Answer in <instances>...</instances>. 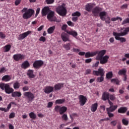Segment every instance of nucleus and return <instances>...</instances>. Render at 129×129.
<instances>
[{"mask_svg": "<svg viewBox=\"0 0 129 129\" xmlns=\"http://www.w3.org/2000/svg\"><path fill=\"white\" fill-rule=\"evenodd\" d=\"M106 53V50L103 49L102 50H97L95 52L88 51L85 53V58H90V57L96 56V60L100 61V63L101 65H105L108 62L109 56L108 55H104Z\"/></svg>", "mask_w": 129, "mask_h": 129, "instance_id": "f257e3e1", "label": "nucleus"}, {"mask_svg": "<svg viewBox=\"0 0 129 129\" xmlns=\"http://www.w3.org/2000/svg\"><path fill=\"white\" fill-rule=\"evenodd\" d=\"M104 70L102 68H99L98 71H93V75L95 76H101L100 77H98L97 79V82H102L103 81L104 78Z\"/></svg>", "mask_w": 129, "mask_h": 129, "instance_id": "f03ea898", "label": "nucleus"}, {"mask_svg": "<svg viewBox=\"0 0 129 129\" xmlns=\"http://www.w3.org/2000/svg\"><path fill=\"white\" fill-rule=\"evenodd\" d=\"M55 11L57 14L61 17H65L67 15V9H66V7H65V4H64L58 6L56 8Z\"/></svg>", "mask_w": 129, "mask_h": 129, "instance_id": "7ed1b4c3", "label": "nucleus"}, {"mask_svg": "<svg viewBox=\"0 0 129 129\" xmlns=\"http://www.w3.org/2000/svg\"><path fill=\"white\" fill-rule=\"evenodd\" d=\"M0 88L2 90H5L7 94H11L14 91V89L9 84L0 83Z\"/></svg>", "mask_w": 129, "mask_h": 129, "instance_id": "20e7f679", "label": "nucleus"}, {"mask_svg": "<svg viewBox=\"0 0 129 129\" xmlns=\"http://www.w3.org/2000/svg\"><path fill=\"white\" fill-rule=\"evenodd\" d=\"M22 13H25L23 15V18L25 20H27V19H30L34 15V10L33 9H29L28 10V8H24L22 10Z\"/></svg>", "mask_w": 129, "mask_h": 129, "instance_id": "39448f33", "label": "nucleus"}, {"mask_svg": "<svg viewBox=\"0 0 129 129\" xmlns=\"http://www.w3.org/2000/svg\"><path fill=\"white\" fill-rule=\"evenodd\" d=\"M24 96L28 99V102H32L35 99L34 94L31 92H25L23 93Z\"/></svg>", "mask_w": 129, "mask_h": 129, "instance_id": "423d86ee", "label": "nucleus"}, {"mask_svg": "<svg viewBox=\"0 0 129 129\" xmlns=\"http://www.w3.org/2000/svg\"><path fill=\"white\" fill-rule=\"evenodd\" d=\"M44 65V61L42 60H35L33 63V67L35 69H40Z\"/></svg>", "mask_w": 129, "mask_h": 129, "instance_id": "0eeeda50", "label": "nucleus"}, {"mask_svg": "<svg viewBox=\"0 0 129 129\" xmlns=\"http://www.w3.org/2000/svg\"><path fill=\"white\" fill-rule=\"evenodd\" d=\"M118 33L113 32V36L115 37V40H117L118 41H120L121 43H124V42L126 41V39L124 37H120L121 36L124 35H119Z\"/></svg>", "mask_w": 129, "mask_h": 129, "instance_id": "6e6552de", "label": "nucleus"}, {"mask_svg": "<svg viewBox=\"0 0 129 129\" xmlns=\"http://www.w3.org/2000/svg\"><path fill=\"white\" fill-rule=\"evenodd\" d=\"M100 12H102V8L98 6L95 7L92 11L94 17H98Z\"/></svg>", "mask_w": 129, "mask_h": 129, "instance_id": "1a4fd4ad", "label": "nucleus"}, {"mask_svg": "<svg viewBox=\"0 0 129 129\" xmlns=\"http://www.w3.org/2000/svg\"><path fill=\"white\" fill-rule=\"evenodd\" d=\"M31 33H32L31 31H28L26 32H24L19 35V37H18V39L19 41L24 40V39H25V38H27V37H28L29 35H31Z\"/></svg>", "mask_w": 129, "mask_h": 129, "instance_id": "9d476101", "label": "nucleus"}, {"mask_svg": "<svg viewBox=\"0 0 129 129\" xmlns=\"http://www.w3.org/2000/svg\"><path fill=\"white\" fill-rule=\"evenodd\" d=\"M55 13L54 11H50L47 15V18L50 22H56V18L54 17Z\"/></svg>", "mask_w": 129, "mask_h": 129, "instance_id": "9b49d317", "label": "nucleus"}, {"mask_svg": "<svg viewBox=\"0 0 129 129\" xmlns=\"http://www.w3.org/2000/svg\"><path fill=\"white\" fill-rule=\"evenodd\" d=\"M24 58V54H22L21 53L16 54L13 55V59L16 61H22Z\"/></svg>", "mask_w": 129, "mask_h": 129, "instance_id": "f8f14e48", "label": "nucleus"}, {"mask_svg": "<svg viewBox=\"0 0 129 129\" xmlns=\"http://www.w3.org/2000/svg\"><path fill=\"white\" fill-rule=\"evenodd\" d=\"M87 101V98L84 95H81L79 96V102L81 106H83Z\"/></svg>", "mask_w": 129, "mask_h": 129, "instance_id": "ddd939ff", "label": "nucleus"}, {"mask_svg": "<svg viewBox=\"0 0 129 129\" xmlns=\"http://www.w3.org/2000/svg\"><path fill=\"white\" fill-rule=\"evenodd\" d=\"M54 92V87L50 86H47L45 87L44 92L47 94L51 93V92Z\"/></svg>", "mask_w": 129, "mask_h": 129, "instance_id": "4468645a", "label": "nucleus"}, {"mask_svg": "<svg viewBox=\"0 0 129 129\" xmlns=\"http://www.w3.org/2000/svg\"><path fill=\"white\" fill-rule=\"evenodd\" d=\"M61 38L63 42H71V40L69 39V36L66 33H61Z\"/></svg>", "mask_w": 129, "mask_h": 129, "instance_id": "2eb2a0df", "label": "nucleus"}, {"mask_svg": "<svg viewBox=\"0 0 129 129\" xmlns=\"http://www.w3.org/2000/svg\"><path fill=\"white\" fill-rule=\"evenodd\" d=\"M12 104H16V103L15 102H12L9 104L7 109L6 108L0 107V110H1V111H4V112H8V111H9L11 107H12Z\"/></svg>", "mask_w": 129, "mask_h": 129, "instance_id": "dca6fc26", "label": "nucleus"}, {"mask_svg": "<svg viewBox=\"0 0 129 129\" xmlns=\"http://www.w3.org/2000/svg\"><path fill=\"white\" fill-rule=\"evenodd\" d=\"M50 12V8L48 7H45L42 9L41 14L42 17H45L48 15V13Z\"/></svg>", "mask_w": 129, "mask_h": 129, "instance_id": "f3484780", "label": "nucleus"}, {"mask_svg": "<svg viewBox=\"0 0 129 129\" xmlns=\"http://www.w3.org/2000/svg\"><path fill=\"white\" fill-rule=\"evenodd\" d=\"M109 99V93L107 92H104L102 95V100L105 101Z\"/></svg>", "mask_w": 129, "mask_h": 129, "instance_id": "a211bd4d", "label": "nucleus"}, {"mask_svg": "<svg viewBox=\"0 0 129 129\" xmlns=\"http://www.w3.org/2000/svg\"><path fill=\"white\" fill-rule=\"evenodd\" d=\"M27 75L29 78H35L36 76L34 74V71L32 70H29L27 71Z\"/></svg>", "mask_w": 129, "mask_h": 129, "instance_id": "6ab92c4d", "label": "nucleus"}, {"mask_svg": "<svg viewBox=\"0 0 129 129\" xmlns=\"http://www.w3.org/2000/svg\"><path fill=\"white\" fill-rule=\"evenodd\" d=\"M118 106L117 105H112L110 106L109 107L106 108L107 111H110L111 112H113V111H115L116 109H117Z\"/></svg>", "mask_w": 129, "mask_h": 129, "instance_id": "aec40b11", "label": "nucleus"}, {"mask_svg": "<svg viewBox=\"0 0 129 129\" xmlns=\"http://www.w3.org/2000/svg\"><path fill=\"white\" fill-rule=\"evenodd\" d=\"M30 67V63L28 60L25 61L22 64H21V68L22 69H27Z\"/></svg>", "mask_w": 129, "mask_h": 129, "instance_id": "412c9836", "label": "nucleus"}, {"mask_svg": "<svg viewBox=\"0 0 129 129\" xmlns=\"http://www.w3.org/2000/svg\"><path fill=\"white\" fill-rule=\"evenodd\" d=\"M97 107H98V103H95L92 104L91 106V110L92 112H95L97 110Z\"/></svg>", "mask_w": 129, "mask_h": 129, "instance_id": "4be33fe9", "label": "nucleus"}, {"mask_svg": "<svg viewBox=\"0 0 129 129\" xmlns=\"http://www.w3.org/2000/svg\"><path fill=\"white\" fill-rule=\"evenodd\" d=\"M66 32L67 34L71 35V36H73V37H74L75 38H76L77 36H78V33H77V32L75 31V30L67 31Z\"/></svg>", "mask_w": 129, "mask_h": 129, "instance_id": "5701e85b", "label": "nucleus"}, {"mask_svg": "<svg viewBox=\"0 0 129 129\" xmlns=\"http://www.w3.org/2000/svg\"><path fill=\"white\" fill-rule=\"evenodd\" d=\"M12 97H21L22 96V93L18 91L13 92L12 93Z\"/></svg>", "mask_w": 129, "mask_h": 129, "instance_id": "b1692460", "label": "nucleus"}, {"mask_svg": "<svg viewBox=\"0 0 129 129\" xmlns=\"http://www.w3.org/2000/svg\"><path fill=\"white\" fill-rule=\"evenodd\" d=\"M129 32V27H126L124 30L123 32H121L120 33H118V35L119 36H125V35H127V33Z\"/></svg>", "mask_w": 129, "mask_h": 129, "instance_id": "393cba45", "label": "nucleus"}, {"mask_svg": "<svg viewBox=\"0 0 129 129\" xmlns=\"http://www.w3.org/2000/svg\"><path fill=\"white\" fill-rule=\"evenodd\" d=\"M127 110V108L125 107H121L118 109V113H125Z\"/></svg>", "mask_w": 129, "mask_h": 129, "instance_id": "a878e982", "label": "nucleus"}, {"mask_svg": "<svg viewBox=\"0 0 129 129\" xmlns=\"http://www.w3.org/2000/svg\"><path fill=\"white\" fill-rule=\"evenodd\" d=\"M12 79V78H11V76L10 75H5L2 78V81H5V82H8L10 81Z\"/></svg>", "mask_w": 129, "mask_h": 129, "instance_id": "bb28decb", "label": "nucleus"}, {"mask_svg": "<svg viewBox=\"0 0 129 129\" xmlns=\"http://www.w3.org/2000/svg\"><path fill=\"white\" fill-rule=\"evenodd\" d=\"M93 8V5H92V4H88L87 5H86L85 10L89 13H90Z\"/></svg>", "mask_w": 129, "mask_h": 129, "instance_id": "cd10ccee", "label": "nucleus"}, {"mask_svg": "<svg viewBox=\"0 0 129 129\" xmlns=\"http://www.w3.org/2000/svg\"><path fill=\"white\" fill-rule=\"evenodd\" d=\"M105 16H106V12H101L99 13V17L102 21H105Z\"/></svg>", "mask_w": 129, "mask_h": 129, "instance_id": "c85d7f7f", "label": "nucleus"}, {"mask_svg": "<svg viewBox=\"0 0 129 129\" xmlns=\"http://www.w3.org/2000/svg\"><path fill=\"white\" fill-rule=\"evenodd\" d=\"M72 46H73V44L72 43H68L63 45V48H64L67 51H69L71 49L70 47H72Z\"/></svg>", "mask_w": 129, "mask_h": 129, "instance_id": "c756f323", "label": "nucleus"}, {"mask_svg": "<svg viewBox=\"0 0 129 129\" xmlns=\"http://www.w3.org/2000/svg\"><path fill=\"white\" fill-rule=\"evenodd\" d=\"M63 84L59 83L54 85V90H60L63 87Z\"/></svg>", "mask_w": 129, "mask_h": 129, "instance_id": "7c9ffc66", "label": "nucleus"}, {"mask_svg": "<svg viewBox=\"0 0 129 129\" xmlns=\"http://www.w3.org/2000/svg\"><path fill=\"white\" fill-rule=\"evenodd\" d=\"M118 74L119 76L125 75L126 74V69H123L122 70H120L118 72Z\"/></svg>", "mask_w": 129, "mask_h": 129, "instance_id": "2f4dec72", "label": "nucleus"}, {"mask_svg": "<svg viewBox=\"0 0 129 129\" xmlns=\"http://www.w3.org/2000/svg\"><path fill=\"white\" fill-rule=\"evenodd\" d=\"M67 111V108L65 106L60 107V109L59 110V114L61 115V114H64Z\"/></svg>", "mask_w": 129, "mask_h": 129, "instance_id": "473e14b6", "label": "nucleus"}, {"mask_svg": "<svg viewBox=\"0 0 129 129\" xmlns=\"http://www.w3.org/2000/svg\"><path fill=\"white\" fill-rule=\"evenodd\" d=\"M55 26H52L49 27L48 29H47V33L48 34H53L54 33V31H55Z\"/></svg>", "mask_w": 129, "mask_h": 129, "instance_id": "72a5a7b5", "label": "nucleus"}, {"mask_svg": "<svg viewBox=\"0 0 129 129\" xmlns=\"http://www.w3.org/2000/svg\"><path fill=\"white\" fill-rule=\"evenodd\" d=\"M12 46L10 44L5 45L4 46V52H9Z\"/></svg>", "mask_w": 129, "mask_h": 129, "instance_id": "f704fd0d", "label": "nucleus"}, {"mask_svg": "<svg viewBox=\"0 0 129 129\" xmlns=\"http://www.w3.org/2000/svg\"><path fill=\"white\" fill-rule=\"evenodd\" d=\"M20 84L19 82L16 81L15 83L13 84V87L14 89H19L20 88Z\"/></svg>", "mask_w": 129, "mask_h": 129, "instance_id": "c9c22d12", "label": "nucleus"}, {"mask_svg": "<svg viewBox=\"0 0 129 129\" xmlns=\"http://www.w3.org/2000/svg\"><path fill=\"white\" fill-rule=\"evenodd\" d=\"M65 102V99H57L55 101V104H62Z\"/></svg>", "mask_w": 129, "mask_h": 129, "instance_id": "e433bc0d", "label": "nucleus"}, {"mask_svg": "<svg viewBox=\"0 0 129 129\" xmlns=\"http://www.w3.org/2000/svg\"><path fill=\"white\" fill-rule=\"evenodd\" d=\"M113 76V74L112 73V72H109L106 75V78H107V79H110V78H112Z\"/></svg>", "mask_w": 129, "mask_h": 129, "instance_id": "4c0bfd02", "label": "nucleus"}, {"mask_svg": "<svg viewBox=\"0 0 129 129\" xmlns=\"http://www.w3.org/2000/svg\"><path fill=\"white\" fill-rule=\"evenodd\" d=\"M128 119L126 118H123L122 119V123L124 125H125L126 126L128 125Z\"/></svg>", "mask_w": 129, "mask_h": 129, "instance_id": "58836bf2", "label": "nucleus"}, {"mask_svg": "<svg viewBox=\"0 0 129 129\" xmlns=\"http://www.w3.org/2000/svg\"><path fill=\"white\" fill-rule=\"evenodd\" d=\"M29 116L32 119H36V118L37 117V115H36V114H35L34 112H30L29 113Z\"/></svg>", "mask_w": 129, "mask_h": 129, "instance_id": "ea45409f", "label": "nucleus"}, {"mask_svg": "<svg viewBox=\"0 0 129 129\" xmlns=\"http://www.w3.org/2000/svg\"><path fill=\"white\" fill-rule=\"evenodd\" d=\"M111 82L112 83H115L116 85H118L119 84V81L116 79H112L111 80Z\"/></svg>", "mask_w": 129, "mask_h": 129, "instance_id": "a19ab883", "label": "nucleus"}, {"mask_svg": "<svg viewBox=\"0 0 129 129\" xmlns=\"http://www.w3.org/2000/svg\"><path fill=\"white\" fill-rule=\"evenodd\" d=\"M72 17H80L81 16V13L80 12L77 11L72 15Z\"/></svg>", "mask_w": 129, "mask_h": 129, "instance_id": "79ce46f5", "label": "nucleus"}, {"mask_svg": "<svg viewBox=\"0 0 129 129\" xmlns=\"http://www.w3.org/2000/svg\"><path fill=\"white\" fill-rule=\"evenodd\" d=\"M61 108V106L56 105L54 107V110L56 112H60V109Z\"/></svg>", "mask_w": 129, "mask_h": 129, "instance_id": "37998d69", "label": "nucleus"}, {"mask_svg": "<svg viewBox=\"0 0 129 129\" xmlns=\"http://www.w3.org/2000/svg\"><path fill=\"white\" fill-rule=\"evenodd\" d=\"M61 118L64 120V121H67L68 120V116H67V114H63L61 116Z\"/></svg>", "mask_w": 129, "mask_h": 129, "instance_id": "c03bdc74", "label": "nucleus"}, {"mask_svg": "<svg viewBox=\"0 0 129 129\" xmlns=\"http://www.w3.org/2000/svg\"><path fill=\"white\" fill-rule=\"evenodd\" d=\"M126 24H129V18L125 19L121 23V25H125Z\"/></svg>", "mask_w": 129, "mask_h": 129, "instance_id": "a18cd8bd", "label": "nucleus"}, {"mask_svg": "<svg viewBox=\"0 0 129 129\" xmlns=\"http://www.w3.org/2000/svg\"><path fill=\"white\" fill-rule=\"evenodd\" d=\"M78 116V114L76 113H74L70 115V118L72 119V120H73V117H77Z\"/></svg>", "mask_w": 129, "mask_h": 129, "instance_id": "49530a36", "label": "nucleus"}, {"mask_svg": "<svg viewBox=\"0 0 129 129\" xmlns=\"http://www.w3.org/2000/svg\"><path fill=\"white\" fill-rule=\"evenodd\" d=\"M111 112H110L109 111H107V114H108V116L110 118H111V117H113L114 116V114H113V113Z\"/></svg>", "mask_w": 129, "mask_h": 129, "instance_id": "de8ad7c7", "label": "nucleus"}, {"mask_svg": "<svg viewBox=\"0 0 129 129\" xmlns=\"http://www.w3.org/2000/svg\"><path fill=\"white\" fill-rule=\"evenodd\" d=\"M111 125H112V126H115L116 124H117V121L116 120L111 121L110 122Z\"/></svg>", "mask_w": 129, "mask_h": 129, "instance_id": "09e8293b", "label": "nucleus"}, {"mask_svg": "<svg viewBox=\"0 0 129 129\" xmlns=\"http://www.w3.org/2000/svg\"><path fill=\"white\" fill-rule=\"evenodd\" d=\"M110 100L113 101L115 100V95H109V99Z\"/></svg>", "mask_w": 129, "mask_h": 129, "instance_id": "8fccbe9b", "label": "nucleus"}, {"mask_svg": "<svg viewBox=\"0 0 129 129\" xmlns=\"http://www.w3.org/2000/svg\"><path fill=\"white\" fill-rule=\"evenodd\" d=\"M45 2L47 5H51L54 3V0H45Z\"/></svg>", "mask_w": 129, "mask_h": 129, "instance_id": "3c124183", "label": "nucleus"}, {"mask_svg": "<svg viewBox=\"0 0 129 129\" xmlns=\"http://www.w3.org/2000/svg\"><path fill=\"white\" fill-rule=\"evenodd\" d=\"M0 38L1 39H5L6 38V34L3 33V32H0Z\"/></svg>", "mask_w": 129, "mask_h": 129, "instance_id": "603ef678", "label": "nucleus"}, {"mask_svg": "<svg viewBox=\"0 0 129 129\" xmlns=\"http://www.w3.org/2000/svg\"><path fill=\"white\" fill-rule=\"evenodd\" d=\"M16 115V114L15 113V112H12L10 113V114L9 115V118H14V117H15Z\"/></svg>", "mask_w": 129, "mask_h": 129, "instance_id": "864d4df0", "label": "nucleus"}, {"mask_svg": "<svg viewBox=\"0 0 129 129\" xmlns=\"http://www.w3.org/2000/svg\"><path fill=\"white\" fill-rule=\"evenodd\" d=\"M7 70H6V68L3 67L0 69V74H2V73H5Z\"/></svg>", "mask_w": 129, "mask_h": 129, "instance_id": "5fc2aeb1", "label": "nucleus"}, {"mask_svg": "<svg viewBox=\"0 0 129 129\" xmlns=\"http://www.w3.org/2000/svg\"><path fill=\"white\" fill-rule=\"evenodd\" d=\"M53 106V102H49L47 104V107L50 108Z\"/></svg>", "mask_w": 129, "mask_h": 129, "instance_id": "6e6d98bb", "label": "nucleus"}, {"mask_svg": "<svg viewBox=\"0 0 129 129\" xmlns=\"http://www.w3.org/2000/svg\"><path fill=\"white\" fill-rule=\"evenodd\" d=\"M67 29V25H66V24L63 25L61 27V30L62 31H66Z\"/></svg>", "mask_w": 129, "mask_h": 129, "instance_id": "4d7b16f0", "label": "nucleus"}, {"mask_svg": "<svg viewBox=\"0 0 129 129\" xmlns=\"http://www.w3.org/2000/svg\"><path fill=\"white\" fill-rule=\"evenodd\" d=\"M39 41H42V42H45V41H46V38L44 36H41L39 38Z\"/></svg>", "mask_w": 129, "mask_h": 129, "instance_id": "13d9d810", "label": "nucleus"}, {"mask_svg": "<svg viewBox=\"0 0 129 129\" xmlns=\"http://www.w3.org/2000/svg\"><path fill=\"white\" fill-rule=\"evenodd\" d=\"M40 8H37V10H36V14H35V17H37L38 15H39V13H40Z\"/></svg>", "mask_w": 129, "mask_h": 129, "instance_id": "bf43d9fd", "label": "nucleus"}, {"mask_svg": "<svg viewBox=\"0 0 129 129\" xmlns=\"http://www.w3.org/2000/svg\"><path fill=\"white\" fill-rule=\"evenodd\" d=\"M106 24H110V18L107 17L105 20Z\"/></svg>", "mask_w": 129, "mask_h": 129, "instance_id": "052dcab7", "label": "nucleus"}, {"mask_svg": "<svg viewBox=\"0 0 129 129\" xmlns=\"http://www.w3.org/2000/svg\"><path fill=\"white\" fill-rule=\"evenodd\" d=\"M21 0H16L15 1V6H19L21 4Z\"/></svg>", "mask_w": 129, "mask_h": 129, "instance_id": "680f3d73", "label": "nucleus"}, {"mask_svg": "<svg viewBox=\"0 0 129 129\" xmlns=\"http://www.w3.org/2000/svg\"><path fill=\"white\" fill-rule=\"evenodd\" d=\"M127 79V77L126 76V75H124L123 76V77H122L123 81L125 82V81H126Z\"/></svg>", "mask_w": 129, "mask_h": 129, "instance_id": "e2e57ef3", "label": "nucleus"}, {"mask_svg": "<svg viewBox=\"0 0 129 129\" xmlns=\"http://www.w3.org/2000/svg\"><path fill=\"white\" fill-rule=\"evenodd\" d=\"M99 65V61H97L95 63L93 64V67L94 68L95 67H97Z\"/></svg>", "mask_w": 129, "mask_h": 129, "instance_id": "0e129e2a", "label": "nucleus"}, {"mask_svg": "<svg viewBox=\"0 0 129 129\" xmlns=\"http://www.w3.org/2000/svg\"><path fill=\"white\" fill-rule=\"evenodd\" d=\"M23 90L24 92L28 91V90H29V87H28V86L24 87L23 88Z\"/></svg>", "mask_w": 129, "mask_h": 129, "instance_id": "69168bd1", "label": "nucleus"}, {"mask_svg": "<svg viewBox=\"0 0 129 129\" xmlns=\"http://www.w3.org/2000/svg\"><path fill=\"white\" fill-rule=\"evenodd\" d=\"M92 59L91 58L86 59L85 60V63H90V62H92Z\"/></svg>", "mask_w": 129, "mask_h": 129, "instance_id": "338daca9", "label": "nucleus"}, {"mask_svg": "<svg viewBox=\"0 0 129 129\" xmlns=\"http://www.w3.org/2000/svg\"><path fill=\"white\" fill-rule=\"evenodd\" d=\"M127 4H124L121 7V9H127Z\"/></svg>", "mask_w": 129, "mask_h": 129, "instance_id": "774afa93", "label": "nucleus"}]
</instances>
